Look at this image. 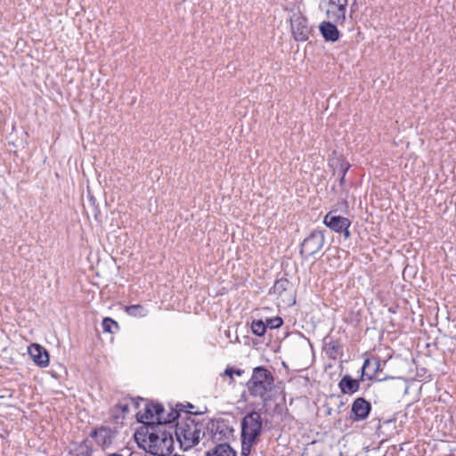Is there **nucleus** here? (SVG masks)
I'll return each instance as SVG.
<instances>
[{"mask_svg":"<svg viewBox=\"0 0 456 456\" xmlns=\"http://www.w3.org/2000/svg\"><path fill=\"white\" fill-rule=\"evenodd\" d=\"M153 403H146L144 406L143 412L138 411L136 413V418L138 422L143 423L145 425L151 424V421H154V413H153Z\"/></svg>","mask_w":456,"mask_h":456,"instance_id":"20","label":"nucleus"},{"mask_svg":"<svg viewBox=\"0 0 456 456\" xmlns=\"http://www.w3.org/2000/svg\"><path fill=\"white\" fill-rule=\"evenodd\" d=\"M350 168V164L346 161H341L339 165V169L343 176H346V172Z\"/></svg>","mask_w":456,"mask_h":456,"instance_id":"31","label":"nucleus"},{"mask_svg":"<svg viewBox=\"0 0 456 456\" xmlns=\"http://www.w3.org/2000/svg\"><path fill=\"white\" fill-rule=\"evenodd\" d=\"M118 411L120 414L126 416V414L129 412L128 410V403L126 402H119L116 404V411Z\"/></svg>","mask_w":456,"mask_h":456,"instance_id":"30","label":"nucleus"},{"mask_svg":"<svg viewBox=\"0 0 456 456\" xmlns=\"http://www.w3.org/2000/svg\"><path fill=\"white\" fill-rule=\"evenodd\" d=\"M153 413L154 419L156 421H151V423H167L168 425H174L175 421L180 418L178 411L170 410L168 413H167V417H163V413H165V409L160 403H154L153 406Z\"/></svg>","mask_w":456,"mask_h":456,"instance_id":"11","label":"nucleus"},{"mask_svg":"<svg viewBox=\"0 0 456 456\" xmlns=\"http://www.w3.org/2000/svg\"><path fill=\"white\" fill-rule=\"evenodd\" d=\"M118 435V431L116 427L112 428L107 426L97 427L90 432V436L102 450L110 448L116 441Z\"/></svg>","mask_w":456,"mask_h":456,"instance_id":"7","label":"nucleus"},{"mask_svg":"<svg viewBox=\"0 0 456 456\" xmlns=\"http://www.w3.org/2000/svg\"><path fill=\"white\" fill-rule=\"evenodd\" d=\"M103 332L113 333L112 328L118 330V323L110 317H105L102 322Z\"/></svg>","mask_w":456,"mask_h":456,"instance_id":"24","label":"nucleus"},{"mask_svg":"<svg viewBox=\"0 0 456 456\" xmlns=\"http://www.w3.org/2000/svg\"><path fill=\"white\" fill-rule=\"evenodd\" d=\"M340 392L344 395H353L360 389V380L349 374L344 375L338 382Z\"/></svg>","mask_w":456,"mask_h":456,"instance_id":"14","label":"nucleus"},{"mask_svg":"<svg viewBox=\"0 0 456 456\" xmlns=\"http://www.w3.org/2000/svg\"><path fill=\"white\" fill-rule=\"evenodd\" d=\"M185 407H186V410H187V409H193V408H194V405H192L191 403H188L185 405Z\"/></svg>","mask_w":456,"mask_h":456,"instance_id":"34","label":"nucleus"},{"mask_svg":"<svg viewBox=\"0 0 456 456\" xmlns=\"http://www.w3.org/2000/svg\"><path fill=\"white\" fill-rule=\"evenodd\" d=\"M323 224L335 232L343 233L345 239L351 236L349 227L351 221L344 216L336 215V211H330L323 218Z\"/></svg>","mask_w":456,"mask_h":456,"instance_id":"8","label":"nucleus"},{"mask_svg":"<svg viewBox=\"0 0 456 456\" xmlns=\"http://www.w3.org/2000/svg\"><path fill=\"white\" fill-rule=\"evenodd\" d=\"M110 419L111 421L118 425V426H122L123 425V420L125 419V415H121L120 412L118 411H116V405L113 406L110 411Z\"/></svg>","mask_w":456,"mask_h":456,"instance_id":"25","label":"nucleus"},{"mask_svg":"<svg viewBox=\"0 0 456 456\" xmlns=\"http://www.w3.org/2000/svg\"><path fill=\"white\" fill-rule=\"evenodd\" d=\"M93 446L88 440H84L80 444H76L70 451L71 456H92Z\"/></svg>","mask_w":456,"mask_h":456,"instance_id":"18","label":"nucleus"},{"mask_svg":"<svg viewBox=\"0 0 456 456\" xmlns=\"http://www.w3.org/2000/svg\"><path fill=\"white\" fill-rule=\"evenodd\" d=\"M292 283L287 278L282 277L274 282L270 293L286 297L292 291Z\"/></svg>","mask_w":456,"mask_h":456,"instance_id":"16","label":"nucleus"},{"mask_svg":"<svg viewBox=\"0 0 456 456\" xmlns=\"http://www.w3.org/2000/svg\"><path fill=\"white\" fill-rule=\"evenodd\" d=\"M346 7L339 11V7H330L327 9L326 15L328 19L331 20L334 23L342 25L346 21Z\"/></svg>","mask_w":456,"mask_h":456,"instance_id":"19","label":"nucleus"},{"mask_svg":"<svg viewBox=\"0 0 456 456\" xmlns=\"http://www.w3.org/2000/svg\"><path fill=\"white\" fill-rule=\"evenodd\" d=\"M28 354L37 365L46 367L49 364V354L42 346L38 344L31 345L28 347Z\"/></svg>","mask_w":456,"mask_h":456,"instance_id":"12","label":"nucleus"},{"mask_svg":"<svg viewBox=\"0 0 456 456\" xmlns=\"http://www.w3.org/2000/svg\"><path fill=\"white\" fill-rule=\"evenodd\" d=\"M266 327H269L271 329H278L283 324V320L277 316L274 318H269L266 320Z\"/></svg>","mask_w":456,"mask_h":456,"instance_id":"27","label":"nucleus"},{"mask_svg":"<svg viewBox=\"0 0 456 456\" xmlns=\"http://www.w3.org/2000/svg\"><path fill=\"white\" fill-rule=\"evenodd\" d=\"M171 410H174V408H171ZM175 410L178 411L179 415L182 416V417H186V414L189 415V416H191V415H201V414L204 413L203 411H188V410H186L185 405L183 404V403H177L175 408Z\"/></svg>","mask_w":456,"mask_h":456,"instance_id":"26","label":"nucleus"},{"mask_svg":"<svg viewBox=\"0 0 456 456\" xmlns=\"http://www.w3.org/2000/svg\"><path fill=\"white\" fill-rule=\"evenodd\" d=\"M106 456H123V455H121V454H119V453L115 452V453H109V454H107Z\"/></svg>","mask_w":456,"mask_h":456,"instance_id":"35","label":"nucleus"},{"mask_svg":"<svg viewBox=\"0 0 456 456\" xmlns=\"http://www.w3.org/2000/svg\"><path fill=\"white\" fill-rule=\"evenodd\" d=\"M296 303V300L294 298H292V304H295Z\"/></svg>","mask_w":456,"mask_h":456,"instance_id":"37","label":"nucleus"},{"mask_svg":"<svg viewBox=\"0 0 456 456\" xmlns=\"http://www.w3.org/2000/svg\"><path fill=\"white\" fill-rule=\"evenodd\" d=\"M175 422L174 435L184 451L194 447L202 437L206 436L204 424L195 421L191 416L187 414L186 417L180 416Z\"/></svg>","mask_w":456,"mask_h":456,"instance_id":"2","label":"nucleus"},{"mask_svg":"<svg viewBox=\"0 0 456 456\" xmlns=\"http://www.w3.org/2000/svg\"><path fill=\"white\" fill-rule=\"evenodd\" d=\"M371 411V403L363 397H357L351 405L350 419L353 422L365 420Z\"/></svg>","mask_w":456,"mask_h":456,"instance_id":"10","label":"nucleus"},{"mask_svg":"<svg viewBox=\"0 0 456 456\" xmlns=\"http://www.w3.org/2000/svg\"><path fill=\"white\" fill-rule=\"evenodd\" d=\"M345 182V176H343V174H341V177L339 178L340 185H342Z\"/></svg>","mask_w":456,"mask_h":456,"instance_id":"33","label":"nucleus"},{"mask_svg":"<svg viewBox=\"0 0 456 456\" xmlns=\"http://www.w3.org/2000/svg\"><path fill=\"white\" fill-rule=\"evenodd\" d=\"M243 373H244L243 370L235 369V368H232V367H227L224 370L223 375L228 376L231 379V380H232L234 374L237 375V376H241Z\"/></svg>","mask_w":456,"mask_h":456,"instance_id":"28","label":"nucleus"},{"mask_svg":"<svg viewBox=\"0 0 456 456\" xmlns=\"http://www.w3.org/2000/svg\"><path fill=\"white\" fill-rule=\"evenodd\" d=\"M241 452L240 456H249L251 448L256 445L262 433L263 420L259 412L250 411L241 420Z\"/></svg>","mask_w":456,"mask_h":456,"instance_id":"4","label":"nucleus"},{"mask_svg":"<svg viewBox=\"0 0 456 456\" xmlns=\"http://www.w3.org/2000/svg\"><path fill=\"white\" fill-rule=\"evenodd\" d=\"M320 32L327 42H337L339 39L340 32L337 28V24L332 20L322 21L319 26Z\"/></svg>","mask_w":456,"mask_h":456,"instance_id":"13","label":"nucleus"},{"mask_svg":"<svg viewBox=\"0 0 456 456\" xmlns=\"http://www.w3.org/2000/svg\"><path fill=\"white\" fill-rule=\"evenodd\" d=\"M289 295H291V292ZM291 299H292V296H289V298H288L289 305L290 304L289 302H290Z\"/></svg>","mask_w":456,"mask_h":456,"instance_id":"36","label":"nucleus"},{"mask_svg":"<svg viewBox=\"0 0 456 456\" xmlns=\"http://www.w3.org/2000/svg\"><path fill=\"white\" fill-rule=\"evenodd\" d=\"M290 27L292 35L297 41H306L312 32V28L308 25V20L301 13L292 15Z\"/></svg>","mask_w":456,"mask_h":456,"instance_id":"9","label":"nucleus"},{"mask_svg":"<svg viewBox=\"0 0 456 456\" xmlns=\"http://www.w3.org/2000/svg\"><path fill=\"white\" fill-rule=\"evenodd\" d=\"M330 7H339V11L347 6V0H327Z\"/></svg>","mask_w":456,"mask_h":456,"instance_id":"29","label":"nucleus"},{"mask_svg":"<svg viewBox=\"0 0 456 456\" xmlns=\"http://www.w3.org/2000/svg\"><path fill=\"white\" fill-rule=\"evenodd\" d=\"M266 324L262 320L253 321L251 330L254 335L262 337L266 331Z\"/></svg>","mask_w":456,"mask_h":456,"instance_id":"23","label":"nucleus"},{"mask_svg":"<svg viewBox=\"0 0 456 456\" xmlns=\"http://www.w3.org/2000/svg\"><path fill=\"white\" fill-rule=\"evenodd\" d=\"M206 436L213 443H228L233 436V428L230 426L229 420L224 419H212L205 427Z\"/></svg>","mask_w":456,"mask_h":456,"instance_id":"5","label":"nucleus"},{"mask_svg":"<svg viewBox=\"0 0 456 456\" xmlns=\"http://www.w3.org/2000/svg\"><path fill=\"white\" fill-rule=\"evenodd\" d=\"M205 456H237V452L231 447L230 444L221 443L208 450Z\"/></svg>","mask_w":456,"mask_h":456,"instance_id":"17","label":"nucleus"},{"mask_svg":"<svg viewBox=\"0 0 456 456\" xmlns=\"http://www.w3.org/2000/svg\"><path fill=\"white\" fill-rule=\"evenodd\" d=\"M325 236L323 231L314 230L300 244L299 254L304 259L314 256L323 248Z\"/></svg>","mask_w":456,"mask_h":456,"instance_id":"6","label":"nucleus"},{"mask_svg":"<svg viewBox=\"0 0 456 456\" xmlns=\"http://www.w3.org/2000/svg\"><path fill=\"white\" fill-rule=\"evenodd\" d=\"M174 425L151 423L142 426L134 434L138 444L151 456L170 455L174 448Z\"/></svg>","mask_w":456,"mask_h":456,"instance_id":"1","label":"nucleus"},{"mask_svg":"<svg viewBox=\"0 0 456 456\" xmlns=\"http://www.w3.org/2000/svg\"><path fill=\"white\" fill-rule=\"evenodd\" d=\"M247 387L249 395L260 398L265 406L272 400L271 393L274 388L273 373L263 366L254 368Z\"/></svg>","mask_w":456,"mask_h":456,"instance_id":"3","label":"nucleus"},{"mask_svg":"<svg viewBox=\"0 0 456 456\" xmlns=\"http://www.w3.org/2000/svg\"><path fill=\"white\" fill-rule=\"evenodd\" d=\"M126 313L133 317H144L148 314V310L142 305H131L125 308Z\"/></svg>","mask_w":456,"mask_h":456,"instance_id":"22","label":"nucleus"},{"mask_svg":"<svg viewBox=\"0 0 456 456\" xmlns=\"http://www.w3.org/2000/svg\"><path fill=\"white\" fill-rule=\"evenodd\" d=\"M380 362L378 359L367 358L364 360L363 365L362 366V374L360 380H363L364 378L370 380L374 378L378 370H379Z\"/></svg>","mask_w":456,"mask_h":456,"instance_id":"15","label":"nucleus"},{"mask_svg":"<svg viewBox=\"0 0 456 456\" xmlns=\"http://www.w3.org/2000/svg\"><path fill=\"white\" fill-rule=\"evenodd\" d=\"M327 354L331 359H337L338 355H342V346L338 340L330 338L326 342Z\"/></svg>","mask_w":456,"mask_h":456,"instance_id":"21","label":"nucleus"},{"mask_svg":"<svg viewBox=\"0 0 456 456\" xmlns=\"http://www.w3.org/2000/svg\"><path fill=\"white\" fill-rule=\"evenodd\" d=\"M129 400L133 403L135 408L139 407V402L134 400V398H129Z\"/></svg>","mask_w":456,"mask_h":456,"instance_id":"32","label":"nucleus"}]
</instances>
